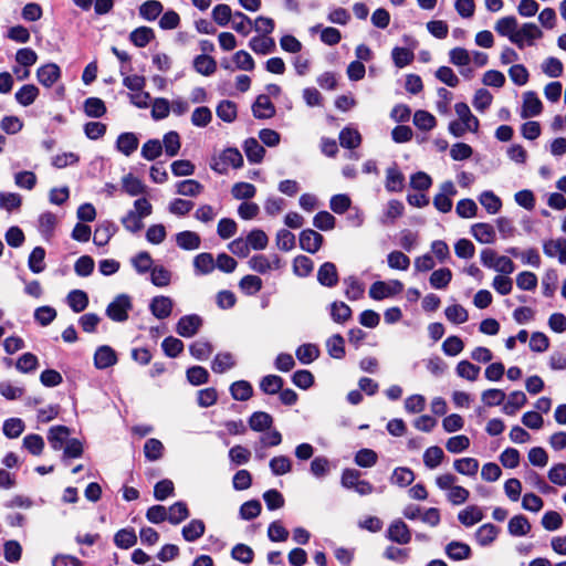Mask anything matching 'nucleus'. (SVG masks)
<instances>
[{
	"mask_svg": "<svg viewBox=\"0 0 566 566\" xmlns=\"http://www.w3.org/2000/svg\"><path fill=\"white\" fill-rule=\"evenodd\" d=\"M205 523L201 520H192L182 528V536L187 542H195L205 534Z\"/></svg>",
	"mask_w": 566,
	"mask_h": 566,
	"instance_id": "obj_49",
	"label": "nucleus"
},
{
	"mask_svg": "<svg viewBox=\"0 0 566 566\" xmlns=\"http://www.w3.org/2000/svg\"><path fill=\"white\" fill-rule=\"evenodd\" d=\"M116 231L117 227L113 222H103L95 229L93 241L96 245L103 247L108 243Z\"/></svg>",
	"mask_w": 566,
	"mask_h": 566,
	"instance_id": "obj_25",
	"label": "nucleus"
},
{
	"mask_svg": "<svg viewBox=\"0 0 566 566\" xmlns=\"http://www.w3.org/2000/svg\"><path fill=\"white\" fill-rule=\"evenodd\" d=\"M361 143V136L357 129L346 127L339 133V144L344 148L355 149Z\"/></svg>",
	"mask_w": 566,
	"mask_h": 566,
	"instance_id": "obj_37",
	"label": "nucleus"
},
{
	"mask_svg": "<svg viewBox=\"0 0 566 566\" xmlns=\"http://www.w3.org/2000/svg\"><path fill=\"white\" fill-rule=\"evenodd\" d=\"M230 392L233 399L245 401L251 398L253 389L249 381L238 380L230 386Z\"/></svg>",
	"mask_w": 566,
	"mask_h": 566,
	"instance_id": "obj_47",
	"label": "nucleus"
},
{
	"mask_svg": "<svg viewBox=\"0 0 566 566\" xmlns=\"http://www.w3.org/2000/svg\"><path fill=\"white\" fill-rule=\"evenodd\" d=\"M283 379L277 375L264 376L260 381V388L264 394L274 395L280 392L283 387Z\"/></svg>",
	"mask_w": 566,
	"mask_h": 566,
	"instance_id": "obj_55",
	"label": "nucleus"
},
{
	"mask_svg": "<svg viewBox=\"0 0 566 566\" xmlns=\"http://www.w3.org/2000/svg\"><path fill=\"white\" fill-rule=\"evenodd\" d=\"M457 476L451 473H444L436 478V485L447 492L448 501L453 505H461L469 499L470 492L460 485H454Z\"/></svg>",
	"mask_w": 566,
	"mask_h": 566,
	"instance_id": "obj_1",
	"label": "nucleus"
},
{
	"mask_svg": "<svg viewBox=\"0 0 566 566\" xmlns=\"http://www.w3.org/2000/svg\"><path fill=\"white\" fill-rule=\"evenodd\" d=\"M163 4L157 0H148L139 7V14L148 21H153L163 12Z\"/></svg>",
	"mask_w": 566,
	"mask_h": 566,
	"instance_id": "obj_51",
	"label": "nucleus"
},
{
	"mask_svg": "<svg viewBox=\"0 0 566 566\" xmlns=\"http://www.w3.org/2000/svg\"><path fill=\"white\" fill-rule=\"evenodd\" d=\"M172 300L168 296H155L149 305L151 314L158 319H165L170 316L172 311Z\"/></svg>",
	"mask_w": 566,
	"mask_h": 566,
	"instance_id": "obj_14",
	"label": "nucleus"
},
{
	"mask_svg": "<svg viewBox=\"0 0 566 566\" xmlns=\"http://www.w3.org/2000/svg\"><path fill=\"white\" fill-rule=\"evenodd\" d=\"M272 423V416L264 411H256L252 413V416L249 419L250 428L258 432H262L266 429H270Z\"/></svg>",
	"mask_w": 566,
	"mask_h": 566,
	"instance_id": "obj_38",
	"label": "nucleus"
},
{
	"mask_svg": "<svg viewBox=\"0 0 566 566\" xmlns=\"http://www.w3.org/2000/svg\"><path fill=\"white\" fill-rule=\"evenodd\" d=\"M122 187L123 190L132 197L144 195L147 189L142 180L132 174H127L122 178Z\"/></svg>",
	"mask_w": 566,
	"mask_h": 566,
	"instance_id": "obj_29",
	"label": "nucleus"
},
{
	"mask_svg": "<svg viewBox=\"0 0 566 566\" xmlns=\"http://www.w3.org/2000/svg\"><path fill=\"white\" fill-rule=\"evenodd\" d=\"M455 114L459 117L458 122L463 123L469 132H478L479 129V119L471 113L468 104L460 102L454 105Z\"/></svg>",
	"mask_w": 566,
	"mask_h": 566,
	"instance_id": "obj_18",
	"label": "nucleus"
},
{
	"mask_svg": "<svg viewBox=\"0 0 566 566\" xmlns=\"http://www.w3.org/2000/svg\"><path fill=\"white\" fill-rule=\"evenodd\" d=\"M243 149L248 160L254 164L261 163L265 154L264 147L255 138H248L244 142Z\"/></svg>",
	"mask_w": 566,
	"mask_h": 566,
	"instance_id": "obj_27",
	"label": "nucleus"
},
{
	"mask_svg": "<svg viewBox=\"0 0 566 566\" xmlns=\"http://www.w3.org/2000/svg\"><path fill=\"white\" fill-rule=\"evenodd\" d=\"M168 521L171 524H179L185 521L189 516V511L185 502H176L174 503L167 511Z\"/></svg>",
	"mask_w": 566,
	"mask_h": 566,
	"instance_id": "obj_64",
	"label": "nucleus"
},
{
	"mask_svg": "<svg viewBox=\"0 0 566 566\" xmlns=\"http://www.w3.org/2000/svg\"><path fill=\"white\" fill-rule=\"evenodd\" d=\"M117 363V356L115 350L107 346H99L94 354V366L97 369H105L111 366H114Z\"/></svg>",
	"mask_w": 566,
	"mask_h": 566,
	"instance_id": "obj_13",
	"label": "nucleus"
},
{
	"mask_svg": "<svg viewBox=\"0 0 566 566\" xmlns=\"http://www.w3.org/2000/svg\"><path fill=\"white\" fill-rule=\"evenodd\" d=\"M317 281L327 287L335 286L338 283L336 265L332 262L323 263L317 271Z\"/></svg>",
	"mask_w": 566,
	"mask_h": 566,
	"instance_id": "obj_17",
	"label": "nucleus"
},
{
	"mask_svg": "<svg viewBox=\"0 0 566 566\" xmlns=\"http://www.w3.org/2000/svg\"><path fill=\"white\" fill-rule=\"evenodd\" d=\"M202 325V318L197 314L185 315L177 323V333L186 338L197 334Z\"/></svg>",
	"mask_w": 566,
	"mask_h": 566,
	"instance_id": "obj_7",
	"label": "nucleus"
},
{
	"mask_svg": "<svg viewBox=\"0 0 566 566\" xmlns=\"http://www.w3.org/2000/svg\"><path fill=\"white\" fill-rule=\"evenodd\" d=\"M531 527L527 517L522 514L514 515L507 525L509 533L512 536H525L531 531Z\"/></svg>",
	"mask_w": 566,
	"mask_h": 566,
	"instance_id": "obj_28",
	"label": "nucleus"
},
{
	"mask_svg": "<svg viewBox=\"0 0 566 566\" xmlns=\"http://www.w3.org/2000/svg\"><path fill=\"white\" fill-rule=\"evenodd\" d=\"M216 112L217 116L226 123H232L237 118V105L232 101H221Z\"/></svg>",
	"mask_w": 566,
	"mask_h": 566,
	"instance_id": "obj_54",
	"label": "nucleus"
},
{
	"mask_svg": "<svg viewBox=\"0 0 566 566\" xmlns=\"http://www.w3.org/2000/svg\"><path fill=\"white\" fill-rule=\"evenodd\" d=\"M61 76L60 66L55 63H48L39 67L38 81L45 87H51Z\"/></svg>",
	"mask_w": 566,
	"mask_h": 566,
	"instance_id": "obj_15",
	"label": "nucleus"
},
{
	"mask_svg": "<svg viewBox=\"0 0 566 566\" xmlns=\"http://www.w3.org/2000/svg\"><path fill=\"white\" fill-rule=\"evenodd\" d=\"M84 112L88 117L98 118L106 113V106L101 98L88 97L84 102Z\"/></svg>",
	"mask_w": 566,
	"mask_h": 566,
	"instance_id": "obj_60",
	"label": "nucleus"
},
{
	"mask_svg": "<svg viewBox=\"0 0 566 566\" xmlns=\"http://www.w3.org/2000/svg\"><path fill=\"white\" fill-rule=\"evenodd\" d=\"M71 431L65 426H54L49 429L48 441L53 450H61L70 439Z\"/></svg>",
	"mask_w": 566,
	"mask_h": 566,
	"instance_id": "obj_16",
	"label": "nucleus"
},
{
	"mask_svg": "<svg viewBox=\"0 0 566 566\" xmlns=\"http://www.w3.org/2000/svg\"><path fill=\"white\" fill-rule=\"evenodd\" d=\"M295 356L302 364L308 365L319 357V348L315 344H303L297 347Z\"/></svg>",
	"mask_w": 566,
	"mask_h": 566,
	"instance_id": "obj_34",
	"label": "nucleus"
},
{
	"mask_svg": "<svg viewBox=\"0 0 566 566\" xmlns=\"http://www.w3.org/2000/svg\"><path fill=\"white\" fill-rule=\"evenodd\" d=\"M163 148H165L166 155L169 157H175L178 155L181 144H180V137L177 132H168L165 134L163 139Z\"/></svg>",
	"mask_w": 566,
	"mask_h": 566,
	"instance_id": "obj_59",
	"label": "nucleus"
},
{
	"mask_svg": "<svg viewBox=\"0 0 566 566\" xmlns=\"http://www.w3.org/2000/svg\"><path fill=\"white\" fill-rule=\"evenodd\" d=\"M232 17V29L239 34L247 36L252 30L253 22L251 19L240 11L234 12Z\"/></svg>",
	"mask_w": 566,
	"mask_h": 566,
	"instance_id": "obj_56",
	"label": "nucleus"
},
{
	"mask_svg": "<svg viewBox=\"0 0 566 566\" xmlns=\"http://www.w3.org/2000/svg\"><path fill=\"white\" fill-rule=\"evenodd\" d=\"M480 203L491 213H497L502 208L501 199L491 190L483 191L479 197Z\"/></svg>",
	"mask_w": 566,
	"mask_h": 566,
	"instance_id": "obj_44",
	"label": "nucleus"
},
{
	"mask_svg": "<svg viewBox=\"0 0 566 566\" xmlns=\"http://www.w3.org/2000/svg\"><path fill=\"white\" fill-rule=\"evenodd\" d=\"M116 147L125 156H129L137 149L138 138L133 133H123L117 138Z\"/></svg>",
	"mask_w": 566,
	"mask_h": 566,
	"instance_id": "obj_31",
	"label": "nucleus"
},
{
	"mask_svg": "<svg viewBox=\"0 0 566 566\" xmlns=\"http://www.w3.org/2000/svg\"><path fill=\"white\" fill-rule=\"evenodd\" d=\"M235 366V359L231 353H219L211 364L213 373L223 374Z\"/></svg>",
	"mask_w": 566,
	"mask_h": 566,
	"instance_id": "obj_30",
	"label": "nucleus"
},
{
	"mask_svg": "<svg viewBox=\"0 0 566 566\" xmlns=\"http://www.w3.org/2000/svg\"><path fill=\"white\" fill-rule=\"evenodd\" d=\"M387 537L398 544H408L411 539V532L408 525L398 518L388 526Z\"/></svg>",
	"mask_w": 566,
	"mask_h": 566,
	"instance_id": "obj_9",
	"label": "nucleus"
},
{
	"mask_svg": "<svg viewBox=\"0 0 566 566\" xmlns=\"http://www.w3.org/2000/svg\"><path fill=\"white\" fill-rule=\"evenodd\" d=\"M543 36L541 29L534 23H524L517 29L518 43H514L520 49H523L525 44L533 45L534 40Z\"/></svg>",
	"mask_w": 566,
	"mask_h": 566,
	"instance_id": "obj_12",
	"label": "nucleus"
},
{
	"mask_svg": "<svg viewBox=\"0 0 566 566\" xmlns=\"http://www.w3.org/2000/svg\"><path fill=\"white\" fill-rule=\"evenodd\" d=\"M543 104L533 91L525 92L523 95V106L521 111L522 118L537 116L542 113Z\"/></svg>",
	"mask_w": 566,
	"mask_h": 566,
	"instance_id": "obj_11",
	"label": "nucleus"
},
{
	"mask_svg": "<svg viewBox=\"0 0 566 566\" xmlns=\"http://www.w3.org/2000/svg\"><path fill=\"white\" fill-rule=\"evenodd\" d=\"M45 250L42 247H36L29 255L28 265L33 273H41L45 269L44 264Z\"/></svg>",
	"mask_w": 566,
	"mask_h": 566,
	"instance_id": "obj_61",
	"label": "nucleus"
},
{
	"mask_svg": "<svg viewBox=\"0 0 566 566\" xmlns=\"http://www.w3.org/2000/svg\"><path fill=\"white\" fill-rule=\"evenodd\" d=\"M454 470L463 475L474 476L479 471V461L474 458H461L453 462Z\"/></svg>",
	"mask_w": 566,
	"mask_h": 566,
	"instance_id": "obj_40",
	"label": "nucleus"
},
{
	"mask_svg": "<svg viewBox=\"0 0 566 566\" xmlns=\"http://www.w3.org/2000/svg\"><path fill=\"white\" fill-rule=\"evenodd\" d=\"M457 195V189L451 180L444 181L440 185V191L433 198L434 208L447 213L452 209V197Z\"/></svg>",
	"mask_w": 566,
	"mask_h": 566,
	"instance_id": "obj_5",
	"label": "nucleus"
},
{
	"mask_svg": "<svg viewBox=\"0 0 566 566\" xmlns=\"http://www.w3.org/2000/svg\"><path fill=\"white\" fill-rule=\"evenodd\" d=\"M403 175L396 167H390L386 170V189L389 192L401 191L403 188Z\"/></svg>",
	"mask_w": 566,
	"mask_h": 566,
	"instance_id": "obj_35",
	"label": "nucleus"
},
{
	"mask_svg": "<svg viewBox=\"0 0 566 566\" xmlns=\"http://www.w3.org/2000/svg\"><path fill=\"white\" fill-rule=\"evenodd\" d=\"M326 349L331 357L340 359L345 356V340L342 335L335 334L326 340Z\"/></svg>",
	"mask_w": 566,
	"mask_h": 566,
	"instance_id": "obj_48",
	"label": "nucleus"
},
{
	"mask_svg": "<svg viewBox=\"0 0 566 566\" xmlns=\"http://www.w3.org/2000/svg\"><path fill=\"white\" fill-rule=\"evenodd\" d=\"M483 517L484 515L482 509L476 505H470L458 514L460 523L467 527L481 522Z\"/></svg>",
	"mask_w": 566,
	"mask_h": 566,
	"instance_id": "obj_26",
	"label": "nucleus"
},
{
	"mask_svg": "<svg viewBox=\"0 0 566 566\" xmlns=\"http://www.w3.org/2000/svg\"><path fill=\"white\" fill-rule=\"evenodd\" d=\"M252 112L256 118H271L275 114V107L268 95H260L252 105Z\"/></svg>",
	"mask_w": 566,
	"mask_h": 566,
	"instance_id": "obj_19",
	"label": "nucleus"
},
{
	"mask_svg": "<svg viewBox=\"0 0 566 566\" xmlns=\"http://www.w3.org/2000/svg\"><path fill=\"white\" fill-rule=\"evenodd\" d=\"M471 233L476 241L484 244H490L495 241V230L490 223H475L471 227Z\"/></svg>",
	"mask_w": 566,
	"mask_h": 566,
	"instance_id": "obj_20",
	"label": "nucleus"
},
{
	"mask_svg": "<svg viewBox=\"0 0 566 566\" xmlns=\"http://www.w3.org/2000/svg\"><path fill=\"white\" fill-rule=\"evenodd\" d=\"M132 307L130 297L127 294H119L106 307V315L112 321L125 322Z\"/></svg>",
	"mask_w": 566,
	"mask_h": 566,
	"instance_id": "obj_3",
	"label": "nucleus"
},
{
	"mask_svg": "<svg viewBox=\"0 0 566 566\" xmlns=\"http://www.w3.org/2000/svg\"><path fill=\"white\" fill-rule=\"evenodd\" d=\"M130 263L138 274L150 272L153 266V258L147 251L138 252L130 259Z\"/></svg>",
	"mask_w": 566,
	"mask_h": 566,
	"instance_id": "obj_42",
	"label": "nucleus"
},
{
	"mask_svg": "<svg viewBox=\"0 0 566 566\" xmlns=\"http://www.w3.org/2000/svg\"><path fill=\"white\" fill-rule=\"evenodd\" d=\"M344 284L346 285L345 295L349 301H356L363 296L364 285L355 276L344 279Z\"/></svg>",
	"mask_w": 566,
	"mask_h": 566,
	"instance_id": "obj_63",
	"label": "nucleus"
},
{
	"mask_svg": "<svg viewBox=\"0 0 566 566\" xmlns=\"http://www.w3.org/2000/svg\"><path fill=\"white\" fill-rule=\"evenodd\" d=\"M452 280V272L448 268L433 271L429 277L430 285L437 290L446 289Z\"/></svg>",
	"mask_w": 566,
	"mask_h": 566,
	"instance_id": "obj_36",
	"label": "nucleus"
},
{
	"mask_svg": "<svg viewBox=\"0 0 566 566\" xmlns=\"http://www.w3.org/2000/svg\"><path fill=\"white\" fill-rule=\"evenodd\" d=\"M114 543L119 548L128 549L137 543V536L134 530L122 528L115 534Z\"/></svg>",
	"mask_w": 566,
	"mask_h": 566,
	"instance_id": "obj_50",
	"label": "nucleus"
},
{
	"mask_svg": "<svg viewBox=\"0 0 566 566\" xmlns=\"http://www.w3.org/2000/svg\"><path fill=\"white\" fill-rule=\"evenodd\" d=\"M248 264L252 271L261 274L272 270H279L282 266L281 259L277 254H256L249 260Z\"/></svg>",
	"mask_w": 566,
	"mask_h": 566,
	"instance_id": "obj_6",
	"label": "nucleus"
},
{
	"mask_svg": "<svg viewBox=\"0 0 566 566\" xmlns=\"http://www.w3.org/2000/svg\"><path fill=\"white\" fill-rule=\"evenodd\" d=\"M242 165L243 157L241 153L237 148H227L221 153L219 158L211 164V169L223 175L228 171L230 166L238 169L242 167Z\"/></svg>",
	"mask_w": 566,
	"mask_h": 566,
	"instance_id": "obj_2",
	"label": "nucleus"
},
{
	"mask_svg": "<svg viewBox=\"0 0 566 566\" xmlns=\"http://www.w3.org/2000/svg\"><path fill=\"white\" fill-rule=\"evenodd\" d=\"M446 554L453 560H464L471 556V548L465 543L452 541L446 546Z\"/></svg>",
	"mask_w": 566,
	"mask_h": 566,
	"instance_id": "obj_24",
	"label": "nucleus"
},
{
	"mask_svg": "<svg viewBox=\"0 0 566 566\" xmlns=\"http://www.w3.org/2000/svg\"><path fill=\"white\" fill-rule=\"evenodd\" d=\"M193 268L197 275H208L216 269L213 255L209 252L199 253L193 258Z\"/></svg>",
	"mask_w": 566,
	"mask_h": 566,
	"instance_id": "obj_22",
	"label": "nucleus"
},
{
	"mask_svg": "<svg viewBox=\"0 0 566 566\" xmlns=\"http://www.w3.org/2000/svg\"><path fill=\"white\" fill-rule=\"evenodd\" d=\"M444 458L443 450L438 447H429L423 453V463L428 469H436Z\"/></svg>",
	"mask_w": 566,
	"mask_h": 566,
	"instance_id": "obj_62",
	"label": "nucleus"
},
{
	"mask_svg": "<svg viewBox=\"0 0 566 566\" xmlns=\"http://www.w3.org/2000/svg\"><path fill=\"white\" fill-rule=\"evenodd\" d=\"M193 67L198 73L209 76L216 72L217 62L210 55L200 54L193 60Z\"/></svg>",
	"mask_w": 566,
	"mask_h": 566,
	"instance_id": "obj_32",
	"label": "nucleus"
},
{
	"mask_svg": "<svg viewBox=\"0 0 566 566\" xmlns=\"http://www.w3.org/2000/svg\"><path fill=\"white\" fill-rule=\"evenodd\" d=\"M171 272L163 265H156L150 270V282L157 287H165L170 284Z\"/></svg>",
	"mask_w": 566,
	"mask_h": 566,
	"instance_id": "obj_52",
	"label": "nucleus"
},
{
	"mask_svg": "<svg viewBox=\"0 0 566 566\" xmlns=\"http://www.w3.org/2000/svg\"><path fill=\"white\" fill-rule=\"evenodd\" d=\"M298 240L302 250L314 254L321 249L324 238L321 233L306 229L301 232Z\"/></svg>",
	"mask_w": 566,
	"mask_h": 566,
	"instance_id": "obj_10",
	"label": "nucleus"
},
{
	"mask_svg": "<svg viewBox=\"0 0 566 566\" xmlns=\"http://www.w3.org/2000/svg\"><path fill=\"white\" fill-rule=\"evenodd\" d=\"M176 243L182 250H197L200 248L201 238L193 231H181L176 234Z\"/></svg>",
	"mask_w": 566,
	"mask_h": 566,
	"instance_id": "obj_23",
	"label": "nucleus"
},
{
	"mask_svg": "<svg viewBox=\"0 0 566 566\" xmlns=\"http://www.w3.org/2000/svg\"><path fill=\"white\" fill-rule=\"evenodd\" d=\"M544 253L549 256H558L562 264H566V239L546 241L543 245Z\"/></svg>",
	"mask_w": 566,
	"mask_h": 566,
	"instance_id": "obj_21",
	"label": "nucleus"
},
{
	"mask_svg": "<svg viewBox=\"0 0 566 566\" xmlns=\"http://www.w3.org/2000/svg\"><path fill=\"white\" fill-rule=\"evenodd\" d=\"M39 95V88L33 84L23 85L14 95L15 101L22 106L31 105Z\"/></svg>",
	"mask_w": 566,
	"mask_h": 566,
	"instance_id": "obj_43",
	"label": "nucleus"
},
{
	"mask_svg": "<svg viewBox=\"0 0 566 566\" xmlns=\"http://www.w3.org/2000/svg\"><path fill=\"white\" fill-rule=\"evenodd\" d=\"M249 46L256 54H269L275 50V42L269 36H254L250 40Z\"/></svg>",
	"mask_w": 566,
	"mask_h": 566,
	"instance_id": "obj_33",
	"label": "nucleus"
},
{
	"mask_svg": "<svg viewBox=\"0 0 566 566\" xmlns=\"http://www.w3.org/2000/svg\"><path fill=\"white\" fill-rule=\"evenodd\" d=\"M481 368L469 360H461L458 363L455 373L459 377L470 381L478 379Z\"/></svg>",
	"mask_w": 566,
	"mask_h": 566,
	"instance_id": "obj_53",
	"label": "nucleus"
},
{
	"mask_svg": "<svg viewBox=\"0 0 566 566\" xmlns=\"http://www.w3.org/2000/svg\"><path fill=\"white\" fill-rule=\"evenodd\" d=\"M155 38L154 30L148 27H139L132 31L129 39L137 48H145Z\"/></svg>",
	"mask_w": 566,
	"mask_h": 566,
	"instance_id": "obj_45",
	"label": "nucleus"
},
{
	"mask_svg": "<svg viewBox=\"0 0 566 566\" xmlns=\"http://www.w3.org/2000/svg\"><path fill=\"white\" fill-rule=\"evenodd\" d=\"M391 483L396 484L400 488H405L410 485L415 480V474L412 470L405 467L396 468L391 475Z\"/></svg>",
	"mask_w": 566,
	"mask_h": 566,
	"instance_id": "obj_57",
	"label": "nucleus"
},
{
	"mask_svg": "<svg viewBox=\"0 0 566 566\" xmlns=\"http://www.w3.org/2000/svg\"><path fill=\"white\" fill-rule=\"evenodd\" d=\"M497 527L491 523L483 524L475 533L476 542L481 546L490 545L497 536Z\"/></svg>",
	"mask_w": 566,
	"mask_h": 566,
	"instance_id": "obj_46",
	"label": "nucleus"
},
{
	"mask_svg": "<svg viewBox=\"0 0 566 566\" xmlns=\"http://www.w3.org/2000/svg\"><path fill=\"white\" fill-rule=\"evenodd\" d=\"M527 401V398L523 391H513L510 394L506 403L503 405V412L513 416L516 411L522 408Z\"/></svg>",
	"mask_w": 566,
	"mask_h": 566,
	"instance_id": "obj_39",
	"label": "nucleus"
},
{
	"mask_svg": "<svg viewBox=\"0 0 566 566\" xmlns=\"http://www.w3.org/2000/svg\"><path fill=\"white\" fill-rule=\"evenodd\" d=\"M256 193V188L250 182H237L231 188V195L237 200H249Z\"/></svg>",
	"mask_w": 566,
	"mask_h": 566,
	"instance_id": "obj_58",
	"label": "nucleus"
},
{
	"mask_svg": "<svg viewBox=\"0 0 566 566\" xmlns=\"http://www.w3.org/2000/svg\"><path fill=\"white\" fill-rule=\"evenodd\" d=\"M518 22L513 15L499 19L494 25V30L502 36H506L512 43H518L517 36Z\"/></svg>",
	"mask_w": 566,
	"mask_h": 566,
	"instance_id": "obj_8",
	"label": "nucleus"
},
{
	"mask_svg": "<svg viewBox=\"0 0 566 566\" xmlns=\"http://www.w3.org/2000/svg\"><path fill=\"white\" fill-rule=\"evenodd\" d=\"M402 290L403 284L398 280H391L389 282L377 281L371 284L369 289V296L374 300L380 301L399 294Z\"/></svg>",
	"mask_w": 566,
	"mask_h": 566,
	"instance_id": "obj_4",
	"label": "nucleus"
},
{
	"mask_svg": "<svg viewBox=\"0 0 566 566\" xmlns=\"http://www.w3.org/2000/svg\"><path fill=\"white\" fill-rule=\"evenodd\" d=\"M67 304L75 312H83L88 305V296L82 290H73L67 294Z\"/></svg>",
	"mask_w": 566,
	"mask_h": 566,
	"instance_id": "obj_41",
	"label": "nucleus"
}]
</instances>
